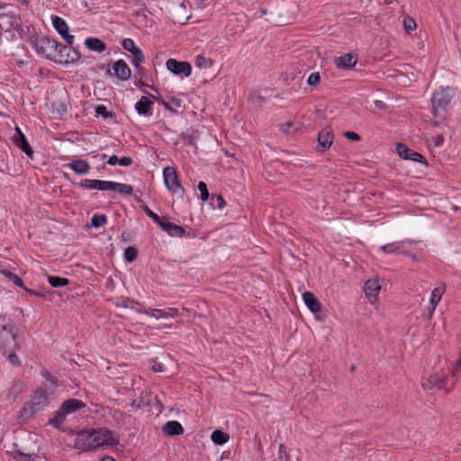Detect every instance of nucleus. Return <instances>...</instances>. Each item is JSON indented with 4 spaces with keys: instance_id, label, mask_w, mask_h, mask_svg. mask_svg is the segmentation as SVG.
<instances>
[{
    "instance_id": "f257e3e1",
    "label": "nucleus",
    "mask_w": 461,
    "mask_h": 461,
    "mask_svg": "<svg viewBox=\"0 0 461 461\" xmlns=\"http://www.w3.org/2000/svg\"><path fill=\"white\" fill-rule=\"evenodd\" d=\"M118 443V438L112 431L101 429L79 432L75 438L74 447L81 451H87L99 447H114Z\"/></svg>"
},
{
    "instance_id": "f03ea898",
    "label": "nucleus",
    "mask_w": 461,
    "mask_h": 461,
    "mask_svg": "<svg viewBox=\"0 0 461 461\" xmlns=\"http://www.w3.org/2000/svg\"><path fill=\"white\" fill-rule=\"evenodd\" d=\"M454 96V91L451 88L442 89L441 91L436 92L432 98V113L434 115L433 125H439L447 114V106L450 104L451 99Z\"/></svg>"
},
{
    "instance_id": "7ed1b4c3",
    "label": "nucleus",
    "mask_w": 461,
    "mask_h": 461,
    "mask_svg": "<svg viewBox=\"0 0 461 461\" xmlns=\"http://www.w3.org/2000/svg\"><path fill=\"white\" fill-rule=\"evenodd\" d=\"M58 42L47 37H41L35 41L34 49L36 52L50 60L62 61V56L57 52Z\"/></svg>"
},
{
    "instance_id": "20e7f679",
    "label": "nucleus",
    "mask_w": 461,
    "mask_h": 461,
    "mask_svg": "<svg viewBox=\"0 0 461 461\" xmlns=\"http://www.w3.org/2000/svg\"><path fill=\"white\" fill-rule=\"evenodd\" d=\"M84 406L85 404L80 400L68 399L63 402L60 408L55 412L54 417L50 420V423L55 428H59L65 421L67 415L76 412Z\"/></svg>"
},
{
    "instance_id": "39448f33",
    "label": "nucleus",
    "mask_w": 461,
    "mask_h": 461,
    "mask_svg": "<svg viewBox=\"0 0 461 461\" xmlns=\"http://www.w3.org/2000/svg\"><path fill=\"white\" fill-rule=\"evenodd\" d=\"M164 183L167 188L174 194L183 196L185 190L180 184L176 169L173 167H166L163 170Z\"/></svg>"
},
{
    "instance_id": "423d86ee",
    "label": "nucleus",
    "mask_w": 461,
    "mask_h": 461,
    "mask_svg": "<svg viewBox=\"0 0 461 461\" xmlns=\"http://www.w3.org/2000/svg\"><path fill=\"white\" fill-rule=\"evenodd\" d=\"M52 384V381L47 382L43 386L35 391L34 395L31 399V411L34 412L42 411L49 404V398L46 391L48 386Z\"/></svg>"
},
{
    "instance_id": "0eeeda50",
    "label": "nucleus",
    "mask_w": 461,
    "mask_h": 461,
    "mask_svg": "<svg viewBox=\"0 0 461 461\" xmlns=\"http://www.w3.org/2000/svg\"><path fill=\"white\" fill-rule=\"evenodd\" d=\"M139 312L143 313L145 315L153 317L157 320L163 318H174L179 315V311L176 308H167V309H144L140 310Z\"/></svg>"
},
{
    "instance_id": "6e6552de",
    "label": "nucleus",
    "mask_w": 461,
    "mask_h": 461,
    "mask_svg": "<svg viewBox=\"0 0 461 461\" xmlns=\"http://www.w3.org/2000/svg\"><path fill=\"white\" fill-rule=\"evenodd\" d=\"M51 20L56 31L62 36L68 44L71 45L74 41V36L68 33V26L66 21L56 15H53Z\"/></svg>"
},
{
    "instance_id": "1a4fd4ad",
    "label": "nucleus",
    "mask_w": 461,
    "mask_h": 461,
    "mask_svg": "<svg viewBox=\"0 0 461 461\" xmlns=\"http://www.w3.org/2000/svg\"><path fill=\"white\" fill-rule=\"evenodd\" d=\"M167 68L176 75L184 74L185 77H188L192 71L191 65L188 62L177 61L174 59H169L167 61Z\"/></svg>"
},
{
    "instance_id": "9d476101",
    "label": "nucleus",
    "mask_w": 461,
    "mask_h": 461,
    "mask_svg": "<svg viewBox=\"0 0 461 461\" xmlns=\"http://www.w3.org/2000/svg\"><path fill=\"white\" fill-rule=\"evenodd\" d=\"M113 73L109 70L112 75L116 76L121 80H127L131 77V71L125 61L122 59L115 61L112 66Z\"/></svg>"
},
{
    "instance_id": "9b49d317",
    "label": "nucleus",
    "mask_w": 461,
    "mask_h": 461,
    "mask_svg": "<svg viewBox=\"0 0 461 461\" xmlns=\"http://www.w3.org/2000/svg\"><path fill=\"white\" fill-rule=\"evenodd\" d=\"M333 142V133L330 127L322 129L318 134V144L320 151L329 149Z\"/></svg>"
},
{
    "instance_id": "f8f14e48",
    "label": "nucleus",
    "mask_w": 461,
    "mask_h": 461,
    "mask_svg": "<svg viewBox=\"0 0 461 461\" xmlns=\"http://www.w3.org/2000/svg\"><path fill=\"white\" fill-rule=\"evenodd\" d=\"M396 150L398 155L404 159L424 162V158L421 154L407 148L404 144H397Z\"/></svg>"
},
{
    "instance_id": "ddd939ff",
    "label": "nucleus",
    "mask_w": 461,
    "mask_h": 461,
    "mask_svg": "<svg viewBox=\"0 0 461 461\" xmlns=\"http://www.w3.org/2000/svg\"><path fill=\"white\" fill-rule=\"evenodd\" d=\"M122 47L134 56L133 63L135 66L144 60V55L141 50L135 46L134 41L131 39H124L122 41Z\"/></svg>"
},
{
    "instance_id": "4468645a",
    "label": "nucleus",
    "mask_w": 461,
    "mask_h": 461,
    "mask_svg": "<svg viewBox=\"0 0 461 461\" xmlns=\"http://www.w3.org/2000/svg\"><path fill=\"white\" fill-rule=\"evenodd\" d=\"M79 186L86 189H98L102 191L110 190L111 181H103L96 179H85L79 183Z\"/></svg>"
},
{
    "instance_id": "2eb2a0df",
    "label": "nucleus",
    "mask_w": 461,
    "mask_h": 461,
    "mask_svg": "<svg viewBox=\"0 0 461 461\" xmlns=\"http://www.w3.org/2000/svg\"><path fill=\"white\" fill-rule=\"evenodd\" d=\"M57 52L59 55L62 56L63 59L62 61H57L58 63L66 64L78 59V54L75 50L60 43H58Z\"/></svg>"
},
{
    "instance_id": "dca6fc26",
    "label": "nucleus",
    "mask_w": 461,
    "mask_h": 461,
    "mask_svg": "<svg viewBox=\"0 0 461 461\" xmlns=\"http://www.w3.org/2000/svg\"><path fill=\"white\" fill-rule=\"evenodd\" d=\"M445 377L438 374L423 378L422 385L427 390L441 389L444 386Z\"/></svg>"
},
{
    "instance_id": "f3484780",
    "label": "nucleus",
    "mask_w": 461,
    "mask_h": 461,
    "mask_svg": "<svg viewBox=\"0 0 461 461\" xmlns=\"http://www.w3.org/2000/svg\"><path fill=\"white\" fill-rule=\"evenodd\" d=\"M59 100L51 104L52 113L58 115H63L68 111V95L65 91L59 94Z\"/></svg>"
},
{
    "instance_id": "a211bd4d",
    "label": "nucleus",
    "mask_w": 461,
    "mask_h": 461,
    "mask_svg": "<svg viewBox=\"0 0 461 461\" xmlns=\"http://www.w3.org/2000/svg\"><path fill=\"white\" fill-rule=\"evenodd\" d=\"M357 57L352 53H347L335 59V64L339 68L349 69L357 63Z\"/></svg>"
},
{
    "instance_id": "6ab92c4d",
    "label": "nucleus",
    "mask_w": 461,
    "mask_h": 461,
    "mask_svg": "<svg viewBox=\"0 0 461 461\" xmlns=\"http://www.w3.org/2000/svg\"><path fill=\"white\" fill-rule=\"evenodd\" d=\"M380 290L381 285L378 280L370 279L366 282L365 293L366 295L370 298L371 302L375 301Z\"/></svg>"
},
{
    "instance_id": "aec40b11",
    "label": "nucleus",
    "mask_w": 461,
    "mask_h": 461,
    "mask_svg": "<svg viewBox=\"0 0 461 461\" xmlns=\"http://www.w3.org/2000/svg\"><path fill=\"white\" fill-rule=\"evenodd\" d=\"M303 298L306 306L312 312L317 313L321 311V305L312 293L305 292L303 294Z\"/></svg>"
},
{
    "instance_id": "412c9836",
    "label": "nucleus",
    "mask_w": 461,
    "mask_h": 461,
    "mask_svg": "<svg viewBox=\"0 0 461 461\" xmlns=\"http://www.w3.org/2000/svg\"><path fill=\"white\" fill-rule=\"evenodd\" d=\"M159 226L170 236L181 237L185 233V230L181 226L169 221H162Z\"/></svg>"
},
{
    "instance_id": "4be33fe9",
    "label": "nucleus",
    "mask_w": 461,
    "mask_h": 461,
    "mask_svg": "<svg viewBox=\"0 0 461 461\" xmlns=\"http://www.w3.org/2000/svg\"><path fill=\"white\" fill-rule=\"evenodd\" d=\"M410 241H408L409 243ZM407 241H399L393 242L390 244H386L380 248L384 253H395V254H406V250L404 249L405 244Z\"/></svg>"
},
{
    "instance_id": "5701e85b",
    "label": "nucleus",
    "mask_w": 461,
    "mask_h": 461,
    "mask_svg": "<svg viewBox=\"0 0 461 461\" xmlns=\"http://www.w3.org/2000/svg\"><path fill=\"white\" fill-rule=\"evenodd\" d=\"M163 431L168 436L181 435L184 431L182 425L176 420L167 421L163 426Z\"/></svg>"
},
{
    "instance_id": "b1692460",
    "label": "nucleus",
    "mask_w": 461,
    "mask_h": 461,
    "mask_svg": "<svg viewBox=\"0 0 461 461\" xmlns=\"http://www.w3.org/2000/svg\"><path fill=\"white\" fill-rule=\"evenodd\" d=\"M16 134L13 136L14 142L19 146L23 151L29 155V144L25 135L22 132L19 127L15 128Z\"/></svg>"
},
{
    "instance_id": "393cba45",
    "label": "nucleus",
    "mask_w": 461,
    "mask_h": 461,
    "mask_svg": "<svg viewBox=\"0 0 461 461\" xmlns=\"http://www.w3.org/2000/svg\"><path fill=\"white\" fill-rule=\"evenodd\" d=\"M68 167L79 175L86 174L90 169L89 164L82 159L74 160Z\"/></svg>"
},
{
    "instance_id": "a878e982",
    "label": "nucleus",
    "mask_w": 461,
    "mask_h": 461,
    "mask_svg": "<svg viewBox=\"0 0 461 461\" xmlns=\"http://www.w3.org/2000/svg\"><path fill=\"white\" fill-rule=\"evenodd\" d=\"M153 104V102L147 96H142L135 104V109L139 114H147Z\"/></svg>"
},
{
    "instance_id": "bb28decb",
    "label": "nucleus",
    "mask_w": 461,
    "mask_h": 461,
    "mask_svg": "<svg viewBox=\"0 0 461 461\" xmlns=\"http://www.w3.org/2000/svg\"><path fill=\"white\" fill-rule=\"evenodd\" d=\"M86 47L97 52H102L105 50V44L104 41L97 38H87L85 41Z\"/></svg>"
},
{
    "instance_id": "cd10ccee",
    "label": "nucleus",
    "mask_w": 461,
    "mask_h": 461,
    "mask_svg": "<svg viewBox=\"0 0 461 461\" xmlns=\"http://www.w3.org/2000/svg\"><path fill=\"white\" fill-rule=\"evenodd\" d=\"M132 158L131 157L118 158L116 155H113L109 158L107 163L111 166L120 165L122 167H129L132 164Z\"/></svg>"
},
{
    "instance_id": "c85d7f7f",
    "label": "nucleus",
    "mask_w": 461,
    "mask_h": 461,
    "mask_svg": "<svg viewBox=\"0 0 461 461\" xmlns=\"http://www.w3.org/2000/svg\"><path fill=\"white\" fill-rule=\"evenodd\" d=\"M110 190L118 192V193L123 194H131L133 192V188L131 185H127V184L113 182V181H111Z\"/></svg>"
},
{
    "instance_id": "c756f323",
    "label": "nucleus",
    "mask_w": 461,
    "mask_h": 461,
    "mask_svg": "<svg viewBox=\"0 0 461 461\" xmlns=\"http://www.w3.org/2000/svg\"><path fill=\"white\" fill-rule=\"evenodd\" d=\"M211 439L215 445H223L229 441L230 436L221 430L216 429L212 433Z\"/></svg>"
},
{
    "instance_id": "7c9ffc66",
    "label": "nucleus",
    "mask_w": 461,
    "mask_h": 461,
    "mask_svg": "<svg viewBox=\"0 0 461 461\" xmlns=\"http://www.w3.org/2000/svg\"><path fill=\"white\" fill-rule=\"evenodd\" d=\"M444 292H445V286L444 285L435 288L432 291V293H431V296H430V300H429V305L437 306L438 303L440 302Z\"/></svg>"
},
{
    "instance_id": "2f4dec72",
    "label": "nucleus",
    "mask_w": 461,
    "mask_h": 461,
    "mask_svg": "<svg viewBox=\"0 0 461 461\" xmlns=\"http://www.w3.org/2000/svg\"><path fill=\"white\" fill-rule=\"evenodd\" d=\"M12 454L16 461H29L28 455L23 452V448L17 443H14Z\"/></svg>"
},
{
    "instance_id": "473e14b6",
    "label": "nucleus",
    "mask_w": 461,
    "mask_h": 461,
    "mask_svg": "<svg viewBox=\"0 0 461 461\" xmlns=\"http://www.w3.org/2000/svg\"><path fill=\"white\" fill-rule=\"evenodd\" d=\"M0 273L4 276L8 278L10 281H12L14 284H15L17 286H20V287L23 286V283L21 280V278L19 276H17L16 275L13 274L12 272L8 271L7 269H1Z\"/></svg>"
},
{
    "instance_id": "72a5a7b5",
    "label": "nucleus",
    "mask_w": 461,
    "mask_h": 461,
    "mask_svg": "<svg viewBox=\"0 0 461 461\" xmlns=\"http://www.w3.org/2000/svg\"><path fill=\"white\" fill-rule=\"evenodd\" d=\"M48 281L50 285L53 287H61L68 285L69 281L67 278L59 277V276H48Z\"/></svg>"
},
{
    "instance_id": "f704fd0d",
    "label": "nucleus",
    "mask_w": 461,
    "mask_h": 461,
    "mask_svg": "<svg viewBox=\"0 0 461 461\" xmlns=\"http://www.w3.org/2000/svg\"><path fill=\"white\" fill-rule=\"evenodd\" d=\"M195 66L199 68L206 69L212 66V61L203 56L199 55L195 59Z\"/></svg>"
},
{
    "instance_id": "c9c22d12",
    "label": "nucleus",
    "mask_w": 461,
    "mask_h": 461,
    "mask_svg": "<svg viewBox=\"0 0 461 461\" xmlns=\"http://www.w3.org/2000/svg\"><path fill=\"white\" fill-rule=\"evenodd\" d=\"M107 221V218L105 215H95L91 220V224L93 227L99 228L103 226Z\"/></svg>"
},
{
    "instance_id": "e433bc0d",
    "label": "nucleus",
    "mask_w": 461,
    "mask_h": 461,
    "mask_svg": "<svg viewBox=\"0 0 461 461\" xmlns=\"http://www.w3.org/2000/svg\"><path fill=\"white\" fill-rule=\"evenodd\" d=\"M404 29L407 32L414 31L417 27L416 22L411 17H406L403 21Z\"/></svg>"
},
{
    "instance_id": "4c0bfd02",
    "label": "nucleus",
    "mask_w": 461,
    "mask_h": 461,
    "mask_svg": "<svg viewBox=\"0 0 461 461\" xmlns=\"http://www.w3.org/2000/svg\"><path fill=\"white\" fill-rule=\"evenodd\" d=\"M124 257L128 262H132L136 259L137 250L133 247H129L125 249Z\"/></svg>"
},
{
    "instance_id": "58836bf2",
    "label": "nucleus",
    "mask_w": 461,
    "mask_h": 461,
    "mask_svg": "<svg viewBox=\"0 0 461 461\" xmlns=\"http://www.w3.org/2000/svg\"><path fill=\"white\" fill-rule=\"evenodd\" d=\"M198 189L201 193V199L203 201H207L209 199L210 194H209L206 184L204 182L200 181L198 183Z\"/></svg>"
},
{
    "instance_id": "ea45409f",
    "label": "nucleus",
    "mask_w": 461,
    "mask_h": 461,
    "mask_svg": "<svg viewBox=\"0 0 461 461\" xmlns=\"http://www.w3.org/2000/svg\"><path fill=\"white\" fill-rule=\"evenodd\" d=\"M1 337L4 339H8L9 337H11L14 343L16 344V335L13 332V330L11 328H8L7 326L3 327V331L1 333Z\"/></svg>"
},
{
    "instance_id": "a19ab883",
    "label": "nucleus",
    "mask_w": 461,
    "mask_h": 461,
    "mask_svg": "<svg viewBox=\"0 0 461 461\" xmlns=\"http://www.w3.org/2000/svg\"><path fill=\"white\" fill-rule=\"evenodd\" d=\"M320 80H321L320 73L313 72L309 76V77L307 79V84L309 86H316L320 83Z\"/></svg>"
},
{
    "instance_id": "79ce46f5",
    "label": "nucleus",
    "mask_w": 461,
    "mask_h": 461,
    "mask_svg": "<svg viewBox=\"0 0 461 461\" xmlns=\"http://www.w3.org/2000/svg\"><path fill=\"white\" fill-rule=\"evenodd\" d=\"M144 212L149 217H150L153 220V221L160 225L163 220L157 213L152 212L148 206L144 207Z\"/></svg>"
},
{
    "instance_id": "37998d69",
    "label": "nucleus",
    "mask_w": 461,
    "mask_h": 461,
    "mask_svg": "<svg viewBox=\"0 0 461 461\" xmlns=\"http://www.w3.org/2000/svg\"><path fill=\"white\" fill-rule=\"evenodd\" d=\"M212 203H213L214 202H216V206L218 209H222L224 206H225V201L223 199V197L220 194L216 195V196H212Z\"/></svg>"
},
{
    "instance_id": "c03bdc74",
    "label": "nucleus",
    "mask_w": 461,
    "mask_h": 461,
    "mask_svg": "<svg viewBox=\"0 0 461 461\" xmlns=\"http://www.w3.org/2000/svg\"><path fill=\"white\" fill-rule=\"evenodd\" d=\"M95 112L98 115H101L103 116L104 118H107L109 117L111 114L108 113L106 107L103 104L101 105H98L96 108H95Z\"/></svg>"
},
{
    "instance_id": "a18cd8bd",
    "label": "nucleus",
    "mask_w": 461,
    "mask_h": 461,
    "mask_svg": "<svg viewBox=\"0 0 461 461\" xmlns=\"http://www.w3.org/2000/svg\"><path fill=\"white\" fill-rule=\"evenodd\" d=\"M432 141L436 147H440L444 142V137L441 134L432 137Z\"/></svg>"
},
{
    "instance_id": "49530a36",
    "label": "nucleus",
    "mask_w": 461,
    "mask_h": 461,
    "mask_svg": "<svg viewBox=\"0 0 461 461\" xmlns=\"http://www.w3.org/2000/svg\"><path fill=\"white\" fill-rule=\"evenodd\" d=\"M8 360L14 365V366H20L21 363L19 361V357L16 354L11 353L8 355Z\"/></svg>"
},
{
    "instance_id": "de8ad7c7",
    "label": "nucleus",
    "mask_w": 461,
    "mask_h": 461,
    "mask_svg": "<svg viewBox=\"0 0 461 461\" xmlns=\"http://www.w3.org/2000/svg\"><path fill=\"white\" fill-rule=\"evenodd\" d=\"M344 135L350 140H358L360 139L359 135L354 131H346Z\"/></svg>"
},
{
    "instance_id": "09e8293b",
    "label": "nucleus",
    "mask_w": 461,
    "mask_h": 461,
    "mask_svg": "<svg viewBox=\"0 0 461 461\" xmlns=\"http://www.w3.org/2000/svg\"><path fill=\"white\" fill-rule=\"evenodd\" d=\"M279 456H280V458H283L285 456V460H287V453H286L283 444H280V446H279Z\"/></svg>"
},
{
    "instance_id": "8fccbe9b",
    "label": "nucleus",
    "mask_w": 461,
    "mask_h": 461,
    "mask_svg": "<svg viewBox=\"0 0 461 461\" xmlns=\"http://www.w3.org/2000/svg\"><path fill=\"white\" fill-rule=\"evenodd\" d=\"M10 8L7 5H0V16L7 14L6 9Z\"/></svg>"
},
{
    "instance_id": "3c124183",
    "label": "nucleus",
    "mask_w": 461,
    "mask_h": 461,
    "mask_svg": "<svg viewBox=\"0 0 461 461\" xmlns=\"http://www.w3.org/2000/svg\"><path fill=\"white\" fill-rule=\"evenodd\" d=\"M152 369L153 371L155 372H161L163 370V366L161 364L159 363H155L153 366H152Z\"/></svg>"
},
{
    "instance_id": "603ef678",
    "label": "nucleus",
    "mask_w": 461,
    "mask_h": 461,
    "mask_svg": "<svg viewBox=\"0 0 461 461\" xmlns=\"http://www.w3.org/2000/svg\"><path fill=\"white\" fill-rule=\"evenodd\" d=\"M292 125H293V122H287L286 124H284V125L282 126V130H283L284 131H285V132L289 133V132H290V130H289V129H290V127H292Z\"/></svg>"
},
{
    "instance_id": "864d4df0",
    "label": "nucleus",
    "mask_w": 461,
    "mask_h": 461,
    "mask_svg": "<svg viewBox=\"0 0 461 461\" xmlns=\"http://www.w3.org/2000/svg\"><path fill=\"white\" fill-rule=\"evenodd\" d=\"M155 401L157 402V411L158 413H160L163 410V405L157 398H155Z\"/></svg>"
},
{
    "instance_id": "5fc2aeb1",
    "label": "nucleus",
    "mask_w": 461,
    "mask_h": 461,
    "mask_svg": "<svg viewBox=\"0 0 461 461\" xmlns=\"http://www.w3.org/2000/svg\"><path fill=\"white\" fill-rule=\"evenodd\" d=\"M437 306H429V318L430 319L435 312Z\"/></svg>"
},
{
    "instance_id": "6e6d98bb",
    "label": "nucleus",
    "mask_w": 461,
    "mask_h": 461,
    "mask_svg": "<svg viewBox=\"0 0 461 461\" xmlns=\"http://www.w3.org/2000/svg\"><path fill=\"white\" fill-rule=\"evenodd\" d=\"M375 106H376L377 108H380V109H381V108H383V107H384V103H383L382 101H375Z\"/></svg>"
},
{
    "instance_id": "4d7b16f0",
    "label": "nucleus",
    "mask_w": 461,
    "mask_h": 461,
    "mask_svg": "<svg viewBox=\"0 0 461 461\" xmlns=\"http://www.w3.org/2000/svg\"><path fill=\"white\" fill-rule=\"evenodd\" d=\"M101 461H116V460L112 456H105V457H103L101 459Z\"/></svg>"
},
{
    "instance_id": "13d9d810",
    "label": "nucleus",
    "mask_w": 461,
    "mask_h": 461,
    "mask_svg": "<svg viewBox=\"0 0 461 461\" xmlns=\"http://www.w3.org/2000/svg\"><path fill=\"white\" fill-rule=\"evenodd\" d=\"M205 0H197V6L199 8H203V3H204Z\"/></svg>"
}]
</instances>
